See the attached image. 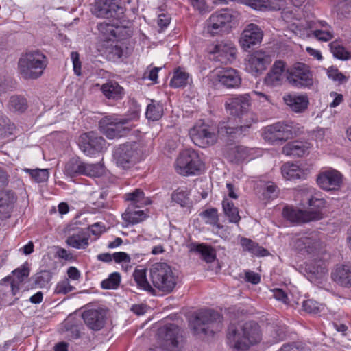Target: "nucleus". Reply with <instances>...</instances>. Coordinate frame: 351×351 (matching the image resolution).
<instances>
[{
	"instance_id": "obj_31",
	"label": "nucleus",
	"mask_w": 351,
	"mask_h": 351,
	"mask_svg": "<svg viewBox=\"0 0 351 351\" xmlns=\"http://www.w3.org/2000/svg\"><path fill=\"white\" fill-rule=\"evenodd\" d=\"M309 144L302 141H293L282 147V153L287 156L302 157L308 153Z\"/></svg>"
},
{
	"instance_id": "obj_42",
	"label": "nucleus",
	"mask_w": 351,
	"mask_h": 351,
	"mask_svg": "<svg viewBox=\"0 0 351 351\" xmlns=\"http://www.w3.org/2000/svg\"><path fill=\"white\" fill-rule=\"evenodd\" d=\"M83 167V161H82L79 158H72L65 165L64 173L66 176L71 178L82 175Z\"/></svg>"
},
{
	"instance_id": "obj_50",
	"label": "nucleus",
	"mask_w": 351,
	"mask_h": 351,
	"mask_svg": "<svg viewBox=\"0 0 351 351\" xmlns=\"http://www.w3.org/2000/svg\"><path fill=\"white\" fill-rule=\"evenodd\" d=\"M106 49L109 51L110 58L112 59L127 57L130 52L127 45H108Z\"/></svg>"
},
{
	"instance_id": "obj_45",
	"label": "nucleus",
	"mask_w": 351,
	"mask_h": 351,
	"mask_svg": "<svg viewBox=\"0 0 351 351\" xmlns=\"http://www.w3.org/2000/svg\"><path fill=\"white\" fill-rule=\"evenodd\" d=\"M29 274V269L27 265H23L21 267L12 271V276L10 277V282L16 284L21 289V285L27 278Z\"/></svg>"
},
{
	"instance_id": "obj_37",
	"label": "nucleus",
	"mask_w": 351,
	"mask_h": 351,
	"mask_svg": "<svg viewBox=\"0 0 351 351\" xmlns=\"http://www.w3.org/2000/svg\"><path fill=\"white\" fill-rule=\"evenodd\" d=\"M17 199L15 193L11 190L0 194V213H9Z\"/></svg>"
},
{
	"instance_id": "obj_26",
	"label": "nucleus",
	"mask_w": 351,
	"mask_h": 351,
	"mask_svg": "<svg viewBox=\"0 0 351 351\" xmlns=\"http://www.w3.org/2000/svg\"><path fill=\"white\" fill-rule=\"evenodd\" d=\"M217 77L223 86L228 88L239 87L241 82L238 71L232 68L219 71Z\"/></svg>"
},
{
	"instance_id": "obj_8",
	"label": "nucleus",
	"mask_w": 351,
	"mask_h": 351,
	"mask_svg": "<svg viewBox=\"0 0 351 351\" xmlns=\"http://www.w3.org/2000/svg\"><path fill=\"white\" fill-rule=\"evenodd\" d=\"M222 317L213 310L202 311L190 322V326L197 333H215L221 328Z\"/></svg>"
},
{
	"instance_id": "obj_10",
	"label": "nucleus",
	"mask_w": 351,
	"mask_h": 351,
	"mask_svg": "<svg viewBox=\"0 0 351 351\" xmlns=\"http://www.w3.org/2000/svg\"><path fill=\"white\" fill-rule=\"evenodd\" d=\"M128 123L126 119L106 116L99 121V128L108 138L113 139L125 136L132 130V126Z\"/></svg>"
},
{
	"instance_id": "obj_46",
	"label": "nucleus",
	"mask_w": 351,
	"mask_h": 351,
	"mask_svg": "<svg viewBox=\"0 0 351 351\" xmlns=\"http://www.w3.org/2000/svg\"><path fill=\"white\" fill-rule=\"evenodd\" d=\"M146 117L152 121L160 119L163 114L162 105L158 102L152 101L147 107Z\"/></svg>"
},
{
	"instance_id": "obj_5",
	"label": "nucleus",
	"mask_w": 351,
	"mask_h": 351,
	"mask_svg": "<svg viewBox=\"0 0 351 351\" xmlns=\"http://www.w3.org/2000/svg\"><path fill=\"white\" fill-rule=\"evenodd\" d=\"M149 276L153 285L165 293L171 292L177 284L171 267L165 263L152 265L149 269Z\"/></svg>"
},
{
	"instance_id": "obj_60",
	"label": "nucleus",
	"mask_w": 351,
	"mask_h": 351,
	"mask_svg": "<svg viewBox=\"0 0 351 351\" xmlns=\"http://www.w3.org/2000/svg\"><path fill=\"white\" fill-rule=\"evenodd\" d=\"M302 308L307 313L316 314L323 310L324 306L313 300H306L303 302Z\"/></svg>"
},
{
	"instance_id": "obj_38",
	"label": "nucleus",
	"mask_w": 351,
	"mask_h": 351,
	"mask_svg": "<svg viewBox=\"0 0 351 351\" xmlns=\"http://www.w3.org/2000/svg\"><path fill=\"white\" fill-rule=\"evenodd\" d=\"M66 243L75 249H86L88 246V237L82 230L67 237Z\"/></svg>"
},
{
	"instance_id": "obj_36",
	"label": "nucleus",
	"mask_w": 351,
	"mask_h": 351,
	"mask_svg": "<svg viewBox=\"0 0 351 351\" xmlns=\"http://www.w3.org/2000/svg\"><path fill=\"white\" fill-rule=\"evenodd\" d=\"M125 199L131 202L129 206L132 207L141 208L151 203L149 199L145 197L143 191L139 189H136L131 193L125 194Z\"/></svg>"
},
{
	"instance_id": "obj_62",
	"label": "nucleus",
	"mask_w": 351,
	"mask_h": 351,
	"mask_svg": "<svg viewBox=\"0 0 351 351\" xmlns=\"http://www.w3.org/2000/svg\"><path fill=\"white\" fill-rule=\"evenodd\" d=\"M75 287L72 286L68 279L59 282L55 288V293L57 294H66L73 291Z\"/></svg>"
},
{
	"instance_id": "obj_55",
	"label": "nucleus",
	"mask_w": 351,
	"mask_h": 351,
	"mask_svg": "<svg viewBox=\"0 0 351 351\" xmlns=\"http://www.w3.org/2000/svg\"><path fill=\"white\" fill-rule=\"evenodd\" d=\"M25 172L28 173L32 178L36 182H44L49 178V172L47 169H25Z\"/></svg>"
},
{
	"instance_id": "obj_43",
	"label": "nucleus",
	"mask_w": 351,
	"mask_h": 351,
	"mask_svg": "<svg viewBox=\"0 0 351 351\" xmlns=\"http://www.w3.org/2000/svg\"><path fill=\"white\" fill-rule=\"evenodd\" d=\"M199 215L205 223L215 227L218 230L222 228L223 226L219 223V219L216 208L206 209L202 212Z\"/></svg>"
},
{
	"instance_id": "obj_41",
	"label": "nucleus",
	"mask_w": 351,
	"mask_h": 351,
	"mask_svg": "<svg viewBox=\"0 0 351 351\" xmlns=\"http://www.w3.org/2000/svg\"><path fill=\"white\" fill-rule=\"evenodd\" d=\"M266 11H280L282 10V17L286 21L291 19V13L285 12L287 6L286 0H265Z\"/></svg>"
},
{
	"instance_id": "obj_19",
	"label": "nucleus",
	"mask_w": 351,
	"mask_h": 351,
	"mask_svg": "<svg viewBox=\"0 0 351 351\" xmlns=\"http://www.w3.org/2000/svg\"><path fill=\"white\" fill-rule=\"evenodd\" d=\"M80 149L87 156H91L95 152H100L105 146L106 141L94 132L81 134L77 141Z\"/></svg>"
},
{
	"instance_id": "obj_59",
	"label": "nucleus",
	"mask_w": 351,
	"mask_h": 351,
	"mask_svg": "<svg viewBox=\"0 0 351 351\" xmlns=\"http://www.w3.org/2000/svg\"><path fill=\"white\" fill-rule=\"evenodd\" d=\"M51 273L47 270H43L35 276V283L40 287H45L51 280Z\"/></svg>"
},
{
	"instance_id": "obj_53",
	"label": "nucleus",
	"mask_w": 351,
	"mask_h": 351,
	"mask_svg": "<svg viewBox=\"0 0 351 351\" xmlns=\"http://www.w3.org/2000/svg\"><path fill=\"white\" fill-rule=\"evenodd\" d=\"M189 191L184 189H178L171 195V199L182 207L186 206L189 203Z\"/></svg>"
},
{
	"instance_id": "obj_1",
	"label": "nucleus",
	"mask_w": 351,
	"mask_h": 351,
	"mask_svg": "<svg viewBox=\"0 0 351 351\" xmlns=\"http://www.w3.org/2000/svg\"><path fill=\"white\" fill-rule=\"evenodd\" d=\"M227 338L230 347L245 351L258 343L261 341L262 335L260 327L256 323L247 322L237 326H230Z\"/></svg>"
},
{
	"instance_id": "obj_17",
	"label": "nucleus",
	"mask_w": 351,
	"mask_h": 351,
	"mask_svg": "<svg viewBox=\"0 0 351 351\" xmlns=\"http://www.w3.org/2000/svg\"><path fill=\"white\" fill-rule=\"evenodd\" d=\"M295 131L292 125L277 122L264 129V138L271 143L284 142L293 136Z\"/></svg>"
},
{
	"instance_id": "obj_2",
	"label": "nucleus",
	"mask_w": 351,
	"mask_h": 351,
	"mask_svg": "<svg viewBox=\"0 0 351 351\" xmlns=\"http://www.w3.org/2000/svg\"><path fill=\"white\" fill-rule=\"evenodd\" d=\"M48 64L47 56L38 50L23 53L18 60V72L24 80L40 77Z\"/></svg>"
},
{
	"instance_id": "obj_64",
	"label": "nucleus",
	"mask_w": 351,
	"mask_h": 351,
	"mask_svg": "<svg viewBox=\"0 0 351 351\" xmlns=\"http://www.w3.org/2000/svg\"><path fill=\"white\" fill-rule=\"evenodd\" d=\"M113 260L117 263L126 264L127 265L131 263V258L126 252H118L112 254Z\"/></svg>"
},
{
	"instance_id": "obj_23",
	"label": "nucleus",
	"mask_w": 351,
	"mask_h": 351,
	"mask_svg": "<svg viewBox=\"0 0 351 351\" xmlns=\"http://www.w3.org/2000/svg\"><path fill=\"white\" fill-rule=\"evenodd\" d=\"M210 49V60H215L222 63L231 62L235 58L236 49L230 45H212Z\"/></svg>"
},
{
	"instance_id": "obj_63",
	"label": "nucleus",
	"mask_w": 351,
	"mask_h": 351,
	"mask_svg": "<svg viewBox=\"0 0 351 351\" xmlns=\"http://www.w3.org/2000/svg\"><path fill=\"white\" fill-rule=\"evenodd\" d=\"M328 77L336 82H339V83H343L346 80V77L340 73L337 69L330 67L327 70Z\"/></svg>"
},
{
	"instance_id": "obj_30",
	"label": "nucleus",
	"mask_w": 351,
	"mask_h": 351,
	"mask_svg": "<svg viewBox=\"0 0 351 351\" xmlns=\"http://www.w3.org/2000/svg\"><path fill=\"white\" fill-rule=\"evenodd\" d=\"M306 271L307 272L308 279L315 284L321 283L327 273V269L323 262L307 265Z\"/></svg>"
},
{
	"instance_id": "obj_56",
	"label": "nucleus",
	"mask_w": 351,
	"mask_h": 351,
	"mask_svg": "<svg viewBox=\"0 0 351 351\" xmlns=\"http://www.w3.org/2000/svg\"><path fill=\"white\" fill-rule=\"evenodd\" d=\"M15 127L7 117H0V136L8 137L14 134Z\"/></svg>"
},
{
	"instance_id": "obj_25",
	"label": "nucleus",
	"mask_w": 351,
	"mask_h": 351,
	"mask_svg": "<svg viewBox=\"0 0 351 351\" xmlns=\"http://www.w3.org/2000/svg\"><path fill=\"white\" fill-rule=\"evenodd\" d=\"M263 32L258 25L250 23L243 30L240 38L241 44H259L262 42Z\"/></svg>"
},
{
	"instance_id": "obj_47",
	"label": "nucleus",
	"mask_w": 351,
	"mask_h": 351,
	"mask_svg": "<svg viewBox=\"0 0 351 351\" xmlns=\"http://www.w3.org/2000/svg\"><path fill=\"white\" fill-rule=\"evenodd\" d=\"M133 277L138 287L146 291L152 289V287L147 280L145 269L136 268L133 273Z\"/></svg>"
},
{
	"instance_id": "obj_34",
	"label": "nucleus",
	"mask_w": 351,
	"mask_h": 351,
	"mask_svg": "<svg viewBox=\"0 0 351 351\" xmlns=\"http://www.w3.org/2000/svg\"><path fill=\"white\" fill-rule=\"evenodd\" d=\"M315 27L317 29L312 32V36L318 41L328 42L333 38V29L326 22L318 21Z\"/></svg>"
},
{
	"instance_id": "obj_54",
	"label": "nucleus",
	"mask_w": 351,
	"mask_h": 351,
	"mask_svg": "<svg viewBox=\"0 0 351 351\" xmlns=\"http://www.w3.org/2000/svg\"><path fill=\"white\" fill-rule=\"evenodd\" d=\"M27 101L19 96H12L9 101V108L14 112H22L27 108Z\"/></svg>"
},
{
	"instance_id": "obj_18",
	"label": "nucleus",
	"mask_w": 351,
	"mask_h": 351,
	"mask_svg": "<svg viewBox=\"0 0 351 351\" xmlns=\"http://www.w3.org/2000/svg\"><path fill=\"white\" fill-rule=\"evenodd\" d=\"M120 0H95L91 12L97 18L110 19L116 17L118 13H123Z\"/></svg>"
},
{
	"instance_id": "obj_29",
	"label": "nucleus",
	"mask_w": 351,
	"mask_h": 351,
	"mask_svg": "<svg viewBox=\"0 0 351 351\" xmlns=\"http://www.w3.org/2000/svg\"><path fill=\"white\" fill-rule=\"evenodd\" d=\"M285 66V63L283 61H276L271 69L265 77V83L271 86H276L280 84L282 80V73L286 71Z\"/></svg>"
},
{
	"instance_id": "obj_20",
	"label": "nucleus",
	"mask_w": 351,
	"mask_h": 351,
	"mask_svg": "<svg viewBox=\"0 0 351 351\" xmlns=\"http://www.w3.org/2000/svg\"><path fill=\"white\" fill-rule=\"evenodd\" d=\"M10 281V277L7 276L0 282V302L2 306H12L21 297L19 288Z\"/></svg>"
},
{
	"instance_id": "obj_57",
	"label": "nucleus",
	"mask_w": 351,
	"mask_h": 351,
	"mask_svg": "<svg viewBox=\"0 0 351 351\" xmlns=\"http://www.w3.org/2000/svg\"><path fill=\"white\" fill-rule=\"evenodd\" d=\"M330 47L332 53L336 58L341 60L350 59V49L345 47L344 45H330Z\"/></svg>"
},
{
	"instance_id": "obj_61",
	"label": "nucleus",
	"mask_w": 351,
	"mask_h": 351,
	"mask_svg": "<svg viewBox=\"0 0 351 351\" xmlns=\"http://www.w3.org/2000/svg\"><path fill=\"white\" fill-rule=\"evenodd\" d=\"M237 1L257 11H266L265 0H237Z\"/></svg>"
},
{
	"instance_id": "obj_4",
	"label": "nucleus",
	"mask_w": 351,
	"mask_h": 351,
	"mask_svg": "<svg viewBox=\"0 0 351 351\" xmlns=\"http://www.w3.org/2000/svg\"><path fill=\"white\" fill-rule=\"evenodd\" d=\"M238 12L225 8L213 12L206 21V30L211 36L228 33L239 23Z\"/></svg>"
},
{
	"instance_id": "obj_14",
	"label": "nucleus",
	"mask_w": 351,
	"mask_h": 351,
	"mask_svg": "<svg viewBox=\"0 0 351 351\" xmlns=\"http://www.w3.org/2000/svg\"><path fill=\"white\" fill-rule=\"evenodd\" d=\"M272 56L271 52L264 50L251 52L246 58V70L254 75L261 74L272 62Z\"/></svg>"
},
{
	"instance_id": "obj_39",
	"label": "nucleus",
	"mask_w": 351,
	"mask_h": 351,
	"mask_svg": "<svg viewBox=\"0 0 351 351\" xmlns=\"http://www.w3.org/2000/svg\"><path fill=\"white\" fill-rule=\"evenodd\" d=\"M136 207L128 206L125 212L122 214V218L128 224H136L141 223L147 217L143 210H136Z\"/></svg>"
},
{
	"instance_id": "obj_28",
	"label": "nucleus",
	"mask_w": 351,
	"mask_h": 351,
	"mask_svg": "<svg viewBox=\"0 0 351 351\" xmlns=\"http://www.w3.org/2000/svg\"><path fill=\"white\" fill-rule=\"evenodd\" d=\"M281 173L285 179L292 180L305 179L309 173V171L308 169L301 168L297 164L287 162L282 166Z\"/></svg>"
},
{
	"instance_id": "obj_32",
	"label": "nucleus",
	"mask_w": 351,
	"mask_h": 351,
	"mask_svg": "<svg viewBox=\"0 0 351 351\" xmlns=\"http://www.w3.org/2000/svg\"><path fill=\"white\" fill-rule=\"evenodd\" d=\"M101 90L104 95L108 99L119 100L121 99L125 95L123 88L117 82L112 81L104 84L101 86Z\"/></svg>"
},
{
	"instance_id": "obj_11",
	"label": "nucleus",
	"mask_w": 351,
	"mask_h": 351,
	"mask_svg": "<svg viewBox=\"0 0 351 351\" xmlns=\"http://www.w3.org/2000/svg\"><path fill=\"white\" fill-rule=\"evenodd\" d=\"M250 104V95L243 94L228 97L224 105L227 112L230 115L241 119L245 118V121L252 123V114L249 112Z\"/></svg>"
},
{
	"instance_id": "obj_16",
	"label": "nucleus",
	"mask_w": 351,
	"mask_h": 351,
	"mask_svg": "<svg viewBox=\"0 0 351 351\" xmlns=\"http://www.w3.org/2000/svg\"><path fill=\"white\" fill-rule=\"evenodd\" d=\"M343 176L335 169H327L321 171L317 177V183L323 190L326 191H338L342 186Z\"/></svg>"
},
{
	"instance_id": "obj_52",
	"label": "nucleus",
	"mask_w": 351,
	"mask_h": 351,
	"mask_svg": "<svg viewBox=\"0 0 351 351\" xmlns=\"http://www.w3.org/2000/svg\"><path fill=\"white\" fill-rule=\"evenodd\" d=\"M121 282V275L119 272H113L108 278L101 282V287L104 289H116Z\"/></svg>"
},
{
	"instance_id": "obj_9",
	"label": "nucleus",
	"mask_w": 351,
	"mask_h": 351,
	"mask_svg": "<svg viewBox=\"0 0 351 351\" xmlns=\"http://www.w3.org/2000/svg\"><path fill=\"white\" fill-rule=\"evenodd\" d=\"M203 167L198 153L191 149L182 152L175 163L176 172L185 176L199 174Z\"/></svg>"
},
{
	"instance_id": "obj_13",
	"label": "nucleus",
	"mask_w": 351,
	"mask_h": 351,
	"mask_svg": "<svg viewBox=\"0 0 351 351\" xmlns=\"http://www.w3.org/2000/svg\"><path fill=\"white\" fill-rule=\"evenodd\" d=\"M97 29L99 38L104 42H119L127 39L132 35L130 28L125 26H114L106 22L98 23Z\"/></svg>"
},
{
	"instance_id": "obj_33",
	"label": "nucleus",
	"mask_w": 351,
	"mask_h": 351,
	"mask_svg": "<svg viewBox=\"0 0 351 351\" xmlns=\"http://www.w3.org/2000/svg\"><path fill=\"white\" fill-rule=\"evenodd\" d=\"M188 247L190 252L199 254L206 263H212L216 258L215 250L206 244L192 243L188 245Z\"/></svg>"
},
{
	"instance_id": "obj_15",
	"label": "nucleus",
	"mask_w": 351,
	"mask_h": 351,
	"mask_svg": "<svg viewBox=\"0 0 351 351\" xmlns=\"http://www.w3.org/2000/svg\"><path fill=\"white\" fill-rule=\"evenodd\" d=\"M193 143L200 147L213 145L217 140L214 130L204 122L197 123L189 131Z\"/></svg>"
},
{
	"instance_id": "obj_27",
	"label": "nucleus",
	"mask_w": 351,
	"mask_h": 351,
	"mask_svg": "<svg viewBox=\"0 0 351 351\" xmlns=\"http://www.w3.org/2000/svg\"><path fill=\"white\" fill-rule=\"evenodd\" d=\"M283 100L293 112L298 113L304 111L309 104L305 95L287 94L283 97Z\"/></svg>"
},
{
	"instance_id": "obj_44",
	"label": "nucleus",
	"mask_w": 351,
	"mask_h": 351,
	"mask_svg": "<svg viewBox=\"0 0 351 351\" xmlns=\"http://www.w3.org/2000/svg\"><path fill=\"white\" fill-rule=\"evenodd\" d=\"M189 74L180 68L177 69L170 81V86L174 88L186 86L189 83Z\"/></svg>"
},
{
	"instance_id": "obj_35",
	"label": "nucleus",
	"mask_w": 351,
	"mask_h": 351,
	"mask_svg": "<svg viewBox=\"0 0 351 351\" xmlns=\"http://www.w3.org/2000/svg\"><path fill=\"white\" fill-rule=\"evenodd\" d=\"M240 243L243 251L247 252L252 255L256 256H265L269 254V252L266 249L260 246L258 243L248 238H241Z\"/></svg>"
},
{
	"instance_id": "obj_21",
	"label": "nucleus",
	"mask_w": 351,
	"mask_h": 351,
	"mask_svg": "<svg viewBox=\"0 0 351 351\" xmlns=\"http://www.w3.org/2000/svg\"><path fill=\"white\" fill-rule=\"evenodd\" d=\"M320 246V237L318 233L315 232L303 235L294 241V247L297 250L308 254L314 252Z\"/></svg>"
},
{
	"instance_id": "obj_51",
	"label": "nucleus",
	"mask_w": 351,
	"mask_h": 351,
	"mask_svg": "<svg viewBox=\"0 0 351 351\" xmlns=\"http://www.w3.org/2000/svg\"><path fill=\"white\" fill-rule=\"evenodd\" d=\"M279 189L272 182H267L262 186V197L264 199H275L278 196Z\"/></svg>"
},
{
	"instance_id": "obj_40",
	"label": "nucleus",
	"mask_w": 351,
	"mask_h": 351,
	"mask_svg": "<svg viewBox=\"0 0 351 351\" xmlns=\"http://www.w3.org/2000/svg\"><path fill=\"white\" fill-rule=\"evenodd\" d=\"M222 206L223 213L228 218L230 223H237L240 221L241 217L239 216L238 208L231 200L227 197L224 198L222 202Z\"/></svg>"
},
{
	"instance_id": "obj_3",
	"label": "nucleus",
	"mask_w": 351,
	"mask_h": 351,
	"mask_svg": "<svg viewBox=\"0 0 351 351\" xmlns=\"http://www.w3.org/2000/svg\"><path fill=\"white\" fill-rule=\"evenodd\" d=\"M310 193V197L307 198L308 204L311 207L309 210L303 211L298 208L285 207L282 215L287 220L293 223H302L313 221H318L322 219L323 214L321 208L324 206L325 201L323 198H318L312 195L313 189H304Z\"/></svg>"
},
{
	"instance_id": "obj_48",
	"label": "nucleus",
	"mask_w": 351,
	"mask_h": 351,
	"mask_svg": "<svg viewBox=\"0 0 351 351\" xmlns=\"http://www.w3.org/2000/svg\"><path fill=\"white\" fill-rule=\"evenodd\" d=\"M252 123L247 122L243 124H241L239 126L233 127L230 125V123L226 124L222 123L219 128V132L221 134L226 133L227 134H241L243 131H245L247 128H249L251 125Z\"/></svg>"
},
{
	"instance_id": "obj_49",
	"label": "nucleus",
	"mask_w": 351,
	"mask_h": 351,
	"mask_svg": "<svg viewBox=\"0 0 351 351\" xmlns=\"http://www.w3.org/2000/svg\"><path fill=\"white\" fill-rule=\"evenodd\" d=\"M83 176L89 177H100L104 172V167L100 163L89 164L84 162Z\"/></svg>"
},
{
	"instance_id": "obj_22",
	"label": "nucleus",
	"mask_w": 351,
	"mask_h": 351,
	"mask_svg": "<svg viewBox=\"0 0 351 351\" xmlns=\"http://www.w3.org/2000/svg\"><path fill=\"white\" fill-rule=\"evenodd\" d=\"M82 316L86 326L93 330H99L104 326L106 315L103 309H88Z\"/></svg>"
},
{
	"instance_id": "obj_58",
	"label": "nucleus",
	"mask_w": 351,
	"mask_h": 351,
	"mask_svg": "<svg viewBox=\"0 0 351 351\" xmlns=\"http://www.w3.org/2000/svg\"><path fill=\"white\" fill-rule=\"evenodd\" d=\"M106 197V194L105 193H100L98 197H97L96 193L92 194L90 204L93 206V208L97 210L107 208L108 205L105 202Z\"/></svg>"
},
{
	"instance_id": "obj_6",
	"label": "nucleus",
	"mask_w": 351,
	"mask_h": 351,
	"mask_svg": "<svg viewBox=\"0 0 351 351\" xmlns=\"http://www.w3.org/2000/svg\"><path fill=\"white\" fill-rule=\"evenodd\" d=\"M141 145L136 142L119 145L113 151V160L117 167L126 169L134 166L141 158Z\"/></svg>"
},
{
	"instance_id": "obj_7",
	"label": "nucleus",
	"mask_w": 351,
	"mask_h": 351,
	"mask_svg": "<svg viewBox=\"0 0 351 351\" xmlns=\"http://www.w3.org/2000/svg\"><path fill=\"white\" fill-rule=\"evenodd\" d=\"M287 82L297 88H312L315 80L310 66L302 62H295L285 71Z\"/></svg>"
},
{
	"instance_id": "obj_12",
	"label": "nucleus",
	"mask_w": 351,
	"mask_h": 351,
	"mask_svg": "<svg viewBox=\"0 0 351 351\" xmlns=\"http://www.w3.org/2000/svg\"><path fill=\"white\" fill-rule=\"evenodd\" d=\"M160 347L152 348L149 351H176L178 348L180 339V328L174 324H169L160 328L158 331Z\"/></svg>"
},
{
	"instance_id": "obj_24",
	"label": "nucleus",
	"mask_w": 351,
	"mask_h": 351,
	"mask_svg": "<svg viewBox=\"0 0 351 351\" xmlns=\"http://www.w3.org/2000/svg\"><path fill=\"white\" fill-rule=\"evenodd\" d=\"M332 280L344 287H351V266L338 264L331 271Z\"/></svg>"
}]
</instances>
